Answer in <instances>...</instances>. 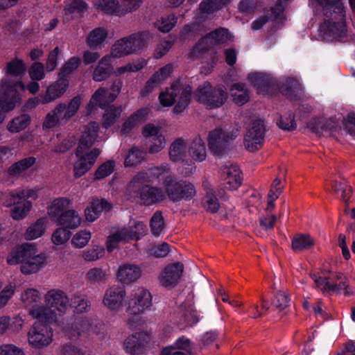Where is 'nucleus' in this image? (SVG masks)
I'll return each instance as SVG.
<instances>
[{"label":"nucleus","mask_w":355,"mask_h":355,"mask_svg":"<svg viewBox=\"0 0 355 355\" xmlns=\"http://www.w3.org/2000/svg\"><path fill=\"white\" fill-rule=\"evenodd\" d=\"M168 171L167 165H162L138 173L128 184V194L139 198L140 203L144 205H151L163 201L166 198L165 193L160 188L150 186L149 183L155 179L164 178Z\"/></svg>","instance_id":"f257e3e1"},{"label":"nucleus","mask_w":355,"mask_h":355,"mask_svg":"<svg viewBox=\"0 0 355 355\" xmlns=\"http://www.w3.org/2000/svg\"><path fill=\"white\" fill-rule=\"evenodd\" d=\"M310 4L313 8H322L324 12L325 18L320 31L325 36L338 40L347 35L344 6L340 0H311Z\"/></svg>","instance_id":"f03ea898"},{"label":"nucleus","mask_w":355,"mask_h":355,"mask_svg":"<svg viewBox=\"0 0 355 355\" xmlns=\"http://www.w3.org/2000/svg\"><path fill=\"white\" fill-rule=\"evenodd\" d=\"M9 265L21 263L20 270L24 275H30L39 272L46 264V256L39 253L35 246L31 243H25L13 249L6 259Z\"/></svg>","instance_id":"7ed1b4c3"},{"label":"nucleus","mask_w":355,"mask_h":355,"mask_svg":"<svg viewBox=\"0 0 355 355\" xmlns=\"http://www.w3.org/2000/svg\"><path fill=\"white\" fill-rule=\"evenodd\" d=\"M191 93L192 88L189 85L178 80L172 83L164 92L159 94V100L164 107H170L176 103L173 112L180 114L189 105Z\"/></svg>","instance_id":"20e7f679"},{"label":"nucleus","mask_w":355,"mask_h":355,"mask_svg":"<svg viewBox=\"0 0 355 355\" xmlns=\"http://www.w3.org/2000/svg\"><path fill=\"white\" fill-rule=\"evenodd\" d=\"M152 295L146 288L138 287L134 289L127 297L126 312L130 318L128 323L132 327H137L140 323V320H134V317H138L148 310L152 305Z\"/></svg>","instance_id":"39448f33"},{"label":"nucleus","mask_w":355,"mask_h":355,"mask_svg":"<svg viewBox=\"0 0 355 355\" xmlns=\"http://www.w3.org/2000/svg\"><path fill=\"white\" fill-rule=\"evenodd\" d=\"M81 104V98L77 96L69 103H60L45 116L42 123L43 128L51 129L55 126L67 123L78 112Z\"/></svg>","instance_id":"423d86ee"},{"label":"nucleus","mask_w":355,"mask_h":355,"mask_svg":"<svg viewBox=\"0 0 355 355\" xmlns=\"http://www.w3.org/2000/svg\"><path fill=\"white\" fill-rule=\"evenodd\" d=\"M20 301L28 309L29 315L37 320H52L54 317L51 311L40 305L41 295L38 290L33 288H25L20 295Z\"/></svg>","instance_id":"0eeeda50"},{"label":"nucleus","mask_w":355,"mask_h":355,"mask_svg":"<svg viewBox=\"0 0 355 355\" xmlns=\"http://www.w3.org/2000/svg\"><path fill=\"white\" fill-rule=\"evenodd\" d=\"M164 175V181L162 184L165 195L174 202L180 201L183 199L190 200L196 195V189L193 184L184 181L178 180L171 175Z\"/></svg>","instance_id":"6e6552de"},{"label":"nucleus","mask_w":355,"mask_h":355,"mask_svg":"<svg viewBox=\"0 0 355 355\" xmlns=\"http://www.w3.org/2000/svg\"><path fill=\"white\" fill-rule=\"evenodd\" d=\"M194 96L199 103L209 108H215L219 107L225 103L227 94L224 86L219 85L213 87L209 83L206 82L202 86L198 87L194 92Z\"/></svg>","instance_id":"1a4fd4ad"},{"label":"nucleus","mask_w":355,"mask_h":355,"mask_svg":"<svg viewBox=\"0 0 355 355\" xmlns=\"http://www.w3.org/2000/svg\"><path fill=\"white\" fill-rule=\"evenodd\" d=\"M47 323L38 320L29 329L27 334L28 343L33 348L44 349L53 342V329Z\"/></svg>","instance_id":"9d476101"},{"label":"nucleus","mask_w":355,"mask_h":355,"mask_svg":"<svg viewBox=\"0 0 355 355\" xmlns=\"http://www.w3.org/2000/svg\"><path fill=\"white\" fill-rule=\"evenodd\" d=\"M19 88L21 91L25 90V86L21 81L10 83L6 81L2 84L3 89V96L0 98V123H1L5 118V112L12 110L16 104L20 100V96L17 91Z\"/></svg>","instance_id":"9b49d317"},{"label":"nucleus","mask_w":355,"mask_h":355,"mask_svg":"<svg viewBox=\"0 0 355 355\" xmlns=\"http://www.w3.org/2000/svg\"><path fill=\"white\" fill-rule=\"evenodd\" d=\"M46 307L53 314L54 320H44V322H53L56 321V315H63L70 306L69 299L66 293L59 289H51L44 295Z\"/></svg>","instance_id":"f8f14e48"},{"label":"nucleus","mask_w":355,"mask_h":355,"mask_svg":"<svg viewBox=\"0 0 355 355\" xmlns=\"http://www.w3.org/2000/svg\"><path fill=\"white\" fill-rule=\"evenodd\" d=\"M265 131L262 120L257 119L251 122L244 137V145L248 150L254 152L261 148L264 142Z\"/></svg>","instance_id":"ddd939ff"},{"label":"nucleus","mask_w":355,"mask_h":355,"mask_svg":"<svg viewBox=\"0 0 355 355\" xmlns=\"http://www.w3.org/2000/svg\"><path fill=\"white\" fill-rule=\"evenodd\" d=\"M150 336L144 331H137L128 336L123 341V347L129 355H141L145 352Z\"/></svg>","instance_id":"4468645a"},{"label":"nucleus","mask_w":355,"mask_h":355,"mask_svg":"<svg viewBox=\"0 0 355 355\" xmlns=\"http://www.w3.org/2000/svg\"><path fill=\"white\" fill-rule=\"evenodd\" d=\"M126 291L125 288L118 285H112L105 290L102 302L109 311H119L124 305Z\"/></svg>","instance_id":"2eb2a0df"},{"label":"nucleus","mask_w":355,"mask_h":355,"mask_svg":"<svg viewBox=\"0 0 355 355\" xmlns=\"http://www.w3.org/2000/svg\"><path fill=\"white\" fill-rule=\"evenodd\" d=\"M237 137L236 132H226L222 129H215L209 133V149L216 155L222 154L227 148L230 141Z\"/></svg>","instance_id":"dca6fc26"},{"label":"nucleus","mask_w":355,"mask_h":355,"mask_svg":"<svg viewBox=\"0 0 355 355\" xmlns=\"http://www.w3.org/2000/svg\"><path fill=\"white\" fill-rule=\"evenodd\" d=\"M101 153V150L99 148H94L88 153L84 151L80 155L76 153L79 158L73 165L74 176L79 178L85 174L94 164Z\"/></svg>","instance_id":"f3484780"},{"label":"nucleus","mask_w":355,"mask_h":355,"mask_svg":"<svg viewBox=\"0 0 355 355\" xmlns=\"http://www.w3.org/2000/svg\"><path fill=\"white\" fill-rule=\"evenodd\" d=\"M92 320L87 317H76L71 318L63 327L66 335L71 338L87 333L92 328Z\"/></svg>","instance_id":"a211bd4d"},{"label":"nucleus","mask_w":355,"mask_h":355,"mask_svg":"<svg viewBox=\"0 0 355 355\" xmlns=\"http://www.w3.org/2000/svg\"><path fill=\"white\" fill-rule=\"evenodd\" d=\"M183 270V264L179 262L168 265L159 276L160 284L165 288L174 287L178 283Z\"/></svg>","instance_id":"6ab92c4d"},{"label":"nucleus","mask_w":355,"mask_h":355,"mask_svg":"<svg viewBox=\"0 0 355 355\" xmlns=\"http://www.w3.org/2000/svg\"><path fill=\"white\" fill-rule=\"evenodd\" d=\"M142 270L136 264L124 263L119 267L116 277L119 281L123 284H130L136 282L141 277Z\"/></svg>","instance_id":"aec40b11"},{"label":"nucleus","mask_w":355,"mask_h":355,"mask_svg":"<svg viewBox=\"0 0 355 355\" xmlns=\"http://www.w3.org/2000/svg\"><path fill=\"white\" fill-rule=\"evenodd\" d=\"M68 86V80L60 77L47 87L46 94L42 96V104L51 103L61 97L67 91Z\"/></svg>","instance_id":"412c9836"},{"label":"nucleus","mask_w":355,"mask_h":355,"mask_svg":"<svg viewBox=\"0 0 355 355\" xmlns=\"http://www.w3.org/2000/svg\"><path fill=\"white\" fill-rule=\"evenodd\" d=\"M173 66L172 64H167L157 71L152 77L147 81L142 92L146 95L153 91L155 87L165 82L172 74Z\"/></svg>","instance_id":"4be33fe9"},{"label":"nucleus","mask_w":355,"mask_h":355,"mask_svg":"<svg viewBox=\"0 0 355 355\" xmlns=\"http://www.w3.org/2000/svg\"><path fill=\"white\" fill-rule=\"evenodd\" d=\"M99 125L96 122H90L85 128L79 141L77 153L80 155L91 147L96 140Z\"/></svg>","instance_id":"5701e85b"},{"label":"nucleus","mask_w":355,"mask_h":355,"mask_svg":"<svg viewBox=\"0 0 355 355\" xmlns=\"http://www.w3.org/2000/svg\"><path fill=\"white\" fill-rule=\"evenodd\" d=\"M222 175L227 189L235 190L241 184V172L236 165L225 166L222 169Z\"/></svg>","instance_id":"b1692460"},{"label":"nucleus","mask_w":355,"mask_h":355,"mask_svg":"<svg viewBox=\"0 0 355 355\" xmlns=\"http://www.w3.org/2000/svg\"><path fill=\"white\" fill-rule=\"evenodd\" d=\"M177 314V323L181 329L192 327L199 320L197 312L191 304L181 306Z\"/></svg>","instance_id":"393cba45"},{"label":"nucleus","mask_w":355,"mask_h":355,"mask_svg":"<svg viewBox=\"0 0 355 355\" xmlns=\"http://www.w3.org/2000/svg\"><path fill=\"white\" fill-rule=\"evenodd\" d=\"M113 72L112 58L110 55L103 56L95 67L92 78L96 82H101L106 80Z\"/></svg>","instance_id":"a878e982"},{"label":"nucleus","mask_w":355,"mask_h":355,"mask_svg":"<svg viewBox=\"0 0 355 355\" xmlns=\"http://www.w3.org/2000/svg\"><path fill=\"white\" fill-rule=\"evenodd\" d=\"M111 208L110 203L106 200L94 199L90 205L85 209V218L87 221L93 222L99 217L103 210L109 211Z\"/></svg>","instance_id":"bb28decb"},{"label":"nucleus","mask_w":355,"mask_h":355,"mask_svg":"<svg viewBox=\"0 0 355 355\" xmlns=\"http://www.w3.org/2000/svg\"><path fill=\"white\" fill-rule=\"evenodd\" d=\"M188 144L181 137L175 139L169 147L168 155L172 162L184 161L188 154Z\"/></svg>","instance_id":"cd10ccee"},{"label":"nucleus","mask_w":355,"mask_h":355,"mask_svg":"<svg viewBox=\"0 0 355 355\" xmlns=\"http://www.w3.org/2000/svg\"><path fill=\"white\" fill-rule=\"evenodd\" d=\"M187 150L189 156L196 162H202L206 159L205 144L200 137H196L189 142Z\"/></svg>","instance_id":"c85d7f7f"},{"label":"nucleus","mask_w":355,"mask_h":355,"mask_svg":"<svg viewBox=\"0 0 355 355\" xmlns=\"http://www.w3.org/2000/svg\"><path fill=\"white\" fill-rule=\"evenodd\" d=\"M72 202L67 198H58L53 200L48 208L49 217L56 223L58 218L67 211Z\"/></svg>","instance_id":"c756f323"},{"label":"nucleus","mask_w":355,"mask_h":355,"mask_svg":"<svg viewBox=\"0 0 355 355\" xmlns=\"http://www.w3.org/2000/svg\"><path fill=\"white\" fill-rule=\"evenodd\" d=\"M308 128L318 135L329 134L334 128V122L330 119L317 118L311 120Z\"/></svg>","instance_id":"7c9ffc66"},{"label":"nucleus","mask_w":355,"mask_h":355,"mask_svg":"<svg viewBox=\"0 0 355 355\" xmlns=\"http://www.w3.org/2000/svg\"><path fill=\"white\" fill-rule=\"evenodd\" d=\"M249 80L257 87L258 93L263 95L270 93L272 89V82L269 76L261 73H254L249 75Z\"/></svg>","instance_id":"2f4dec72"},{"label":"nucleus","mask_w":355,"mask_h":355,"mask_svg":"<svg viewBox=\"0 0 355 355\" xmlns=\"http://www.w3.org/2000/svg\"><path fill=\"white\" fill-rule=\"evenodd\" d=\"M282 15V8L279 6L277 8H270V10H265L264 15L251 24V28L254 31L261 29L268 21L276 20L281 18Z\"/></svg>","instance_id":"473e14b6"},{"label":"nucleus","mask_w":355,"mask_h":355,"mask_svg":"<svg viewBox=\"0 0 355 355\" xmlns=\"http://www.w3.org/2000/svg\"><path fill=\"white\" fill-rule=\"evenodd\" d=\"M81 223V218L78 213L73 209H68L64 214L58 218L56 223L58 225L69 229L77 228Z\"/></svg>","instance_id":"72a5a7b5"},{"label":"nucleus","mask_w":355,"mask_h":355,"mask_svg":"<svg viewBox=\"0 0 355 355\" xmlns=\"http://www.w3.org/2000/svg\"><path fill=\"white\" fill-rule=\"evenodd\" d=\"M280 91L288 98L295 99L301 92L300 83L296 78H286L280 87Z\"/></svg>","instance_id":"f704fd0d"},{"label":"nucleus","mask_w":355,"mask_h":355,"mask_svg":"<svg viewBox=\"0 0 355 355\" xmlns=\"http://www.w3.org/2000/svg\"><path fill=\"white\" fill-rule=\"evenodd\" d=\"M130 241H138L144 236L147 232L146 225L140 221H133L128 227H122Z\"/></svg>","instance_id":"c9c22d12"},{"label":"nucleus","mask_w":355,"mask_h":355,"mask_svg":"<svg viewBox=\"0 0 355 355\" xmlns=\"http://www.w3.org/2000/svg\"><path fill=\"white\" fill-rule=\"evenodd\" d=\"M133 53L128 37L121 38L115 42L111 48V58H120Z\"/></svg>","instance_id":"e433bc0d"},{"label":"nucleus","mask_w":355,"mask_h":355,"mask_svg":"<svg viewBox=\"0 0 355 355\" xmlns=\"http://www.w3.org/2000/svg\"><path fill=\"white\" fill-rule=\"evenodd\" d=\"M230 95L238 105H243L249 101V92L243 83H234L230 88Z\"/></svg>","instance_id":"4c0bfd02"},{"label":"nucleus","mask_w":355,"mask_h":355,"mask_svg":"<svg viewBox=\"0 0 355 355\" xmlns=\"http://www.w3.org/2000/svg\"><path fill=\"white\" fill-rule=\"evenodd\" d=\"M314 245L313 239L309 234H297L292 239L291 248L295 252L309 250Z\"/></svg>","instance_id":"58836bf2"},{"label":"nucleus","mask_w":355,"mask_h":355,"mask_svg":"<svg viewBox=\"0 0 355 355\" xmlns=\"http://www.w3.org/2000/svg\"><path fill=\"white\" fill-rule=\"evenodd\" d=\"M46 230V219L39 218L26 230L24 236L26 240H33L42 236Z\"/></svg>","instance_id":"ea45409f"},{"label":"nucleus","mask_w":355,"mask_h":355,"mask_svg":"<svg viewBox=\"0 0 355 355\" xmlns=\"http://www.w3.org/2000/svg\"><path fill=\"white\" fill-rule=\"evenodd\" d=\"M107 36V32L105 28H96L89 33L87 38V44L92 49L100 48Z\"/></svg>","instance_id":"a19ab883"},{"label":"nucleus","mask_w":355,"mask_h":355,"mask_svg":"<svg viewBox=\"0 0 355 355\" xmlns=\"http://www.w3.org/2000/svg\"><path fill=\"white\" fill-rule=\"evenodd\" d=\"M31 123V116L23 114L12 119L7 125V130L12 133L19 132L26 129Z\"/></svg>","instance_id":"79ce46f5"},{"label":"nucleus","mask_w":355,"mask_h":355,"mask_svg":"<svg viewBox=\"0 0 355 355\" xmlns=\"http://www.w3.org/2000/svg\"><path fill=\"white\" fill-rule=\"evenodd\" d=\"M129 241L123 229L119 228L110 234L106 241V248L109 252L116 249L120 243H128Z\"/></svg>","instance_id":"37998d69"},{"label":"nucleus","mask_w":355,"mask_h":355,"mask_svg":"<svg viewBox=\"0 0 355 355\" xmlns=\"http://www.w3.org/2000/svg\"><path fill=\"white\" fill-rule=\"evenodd\" d=\"M94 6L107 14H115L120 15L121 12L116 0H94Z\"/></svg>","instance_id":"c03bdc74"},{"label":"nucleus","mask_w":355,"mask_h":355,"mask_svg":"<svg viewBox=\"0 0 355 355\" xmlns=\"http://www.w3.org/2000/svg\"><path fill=\"white\" fill-rule=\"evenodd\" d=\"M111 102L112 101L109 100V94H107V89L103 87H100L92 95L89 103V107L92 108L97 106L103 107Z\"/></svg>","instance_id":"a18cd8bd"},{"label":"nucleus","mask_w":355,"mask_h":355,"mask_svg":"<svg viewBox=\"0 0 355 355\" xmlns=\"http://www.w3.org/2000/svg\"><path fill=\"white\" fill-rule=\"evenodd\" d=\"M34 157H28L12 164L8 168V173L11 175H17L28 169L35 163Z\"/></svg>","instance_id":"49530a36"},{"label":"nucleus","mask_w":355,"mask_h":355,"mask_svg":"<svg viewBox=\"0 0 355 355\" xmlns=\"http://www.w3.org/2000/svg\"><path fill=\"white\" fill-rule=\"evenodd\" d=\"M32 207V203L29 200H20L14 205L11 210V216L14 220H21L27 215Z\"/></svg>","instance_id":"de8ad7c7"},{"label":"nucleus","mask_w":355,"mask_h":355,"mask_svg":"<svg viewBox=\"0 0 355 355\" xmlns=\"http://www.w3.org/2000/svg\"><path fill=\"white\" fill-rule=\"evenodd\" d=\"M150 37L151 35L148 32H141L128 36V39L130 43L132 52L135 53L144 47Z\"/></svg>","instance_id":"09e8293b"},{"label":"nucleus","mask_w":355,"mask_h":355,"mask_svg":"<svg viewBox=\"0 0 355 355\" xmlns=\"http://www.w3.org/2000/svg\"><path fill=\"white\" fill-rule=\"evenodd\" d=\"M230 0H204L200 4L201 12L207 15L213 13L225 6Z\"/></svg>","instance_id":"8fccbe9b"},{"label":"nucleus","mask_w":355,"mask_h":355,"mask_svg":"<svg viewBox=\"0 0 355 355\" xmlns=\"http://www.w3.org/2000/svg\"><path fill=\"white\" fill-rule=\"evenodd\" d=\"M145 153L133 146L129 150L128 155L125 159L124 164L125 166H133L140 164L144 159Z\"/></svg>","instance_id":"3c124183"},{"label":"nucleus","mask_w":355,"mask_h":355,"mask_svg":"<svg viewBox=\"0 0 355 355\" xmlns=\"http://www.w3.org/2000/svg\"><path fill=\"white\" fill-rule=\"evenodd\" d=\"M177 17L173 14L162 17L155 23L157 27L160 31L167 33L170 31L177 23Z\"/></svg>","instance_id":"603ef678"},{"label":"nucleus","mask_w":355,"mask_h":355,"mask_svg":"<svg viewBox=\"0 0 355 355\" xmlns=\"http://www.w3.org/2000/svg\"><path fill=\"white\" fill-rule=\"evenodd\" d=\"M215 45L224 44L232 40V35L228 30L224 28H219L209 33Z\"/></svg>","instance_id":"864d4df0"},{"label":"nucleus","mask_w":355,"mask_h":355,"mask_svg":"<svg viewBox=\"0 0 355 355\" xmlns=\"http://www.w3.org/2000/svg\"><path fill=\"white\" fill-rule=\"evenodd\" d=\"M310 276L315 284V288L319 289L323 293L331 292V290L336 289L335 285H331V283L328 280L326 277H321L316 273H311Z\"/></svg>","instance_id":"5fc2aeb1"},{"label":"nucleus","mask_w":355,"mask_h":355,"mask_svg":"<svg viewBox=\"0 0 355 355\" xmlns=\"http://www.w3.org/2000/svg\"><path fill=\"white\" fill-rule=\"evenodd\" d=\"M121 111V107L120 106L115 107L112 105L109 107L105 110L103 115V127L107 128L112 125L115 122L116 119L120 116Z\"/></svg>","instance_id":"6e6d98bb"},{"label":"nucleus","mask_w":355,"mask_h":355,"mask_svg":"<svg viewBox=\"0 0 355 355\" xmlns=\"http://www.w3.org/2000/svg\"><path fill=\"white\" fill-rule=\"evenodd\" d=\"M150 226L152 233L159 236L164 228V217L161 211H157L151 218Z\"/></svg>","instance_id":"4d7b16f0"},{"label":"nucleus","mask_w":355,"mask_h":355,"mask_svg":"<svg viewBox=\"0 0 355 355\" xmlns=\"http://www.w3.org/2000/svg\"><path fill=\"white\" fill-rule=\"evenodd\" d=\"M105 249L103 246L93 245L92 248L82 252L83 258L87 261H95L103 257Z\"/></svg>","instance_id":"13d9d810"},{"label":"nucleus","mask_w":355,"mask_h":355,"mask_svg":"<svg viewBox=\"0 0 355 355\" xmlns=\"http://www.w3.org/2000/svg\"><path fill=\"white\" fill-rule=\"evenodd\" d=\"M92 234L88 230H83L76 232L71 239V244L76 248H83L87 245Z\"/></svg>","instance_id":"bf43d9fd"},{"label":"nucleus","mask_w":355,"mask_h":355,"mask_svg":"<svg viewBox=\"0 0 355 355\" xmlns=\"http://www.w3.org/2000/svg\"><path fill=\"white\" fill-rule=\"evenodd\" d=\"M87 9V3L83 0H65L64 11L66 15L76 12H81Z\"/></svg>","instance_id":"052dcab7"},{"label":"nucleus","mask_w":355,"mask_h":355,"mask_svg":"<svg viewBox=\"0 0 355 355\" xmlns=\"http://www.w3.org/2000/svg\"><path fill=\"white\" fill-rule=\"evenodd\" d=\"M202 205L207 211L211 213H215L218 210L220 205L211 189H209L207 191L206 195L202 199Z\"/></svg>","instance_id":"680f3d73"},{"label":"nucleus","mask_w":355,"mask_h":355,"mask_svg":"<svg viewBox=\"0 0 355 355\" xmlns=\"http://www.w3.org/2000/svg\"><path fill=\"white\" fill-rule=\"evenodd\" d=\"M73 299L75 300L74 303L76 304L74 306V312L76 313L80 314L87 313L90 310L91 302L86 296L80 294H74Z\"/></svg>","instance_id":"e2e57ef3"},{"label":"nucleus","mask_w":355,"mask_h":355,"mask_svg":"<svg viewBox=\"0 0 355 355\" xmlns=\"http://www.w3.org/2000/svg\"><path fill=\"white\" fill-rule=\"evenodd\" d=\"M332 188L335 193L345 201L349 199L352 193V188L347 184L346 182H338L335 180L332 182Z\"/></svg>","instance_id":"0e129e2a"},{"label":"nucleus","mask_w":355,"mask_h":355,"mask_svg":"<svg viewBox=\"0 0 355 355\" xmlns=\"http://www.w3.org/2000/svg\"><path fill=\"white\" fill-rule=\"evenodd\" d=\"M86 279L92 283L103 282L107 279V273L101 268H92L87 272Z\"/></svg>","instance_id":"69168bd1"},{"label":"nucleus","mask_w":355,"mask_h":355,"mask_svg":"<svg viewBox=\"0 0 355 355\" xmlns=\"http://www.w3.org/2000/svg\"><path fill=\"white\" fill-rule=\"evenodd\" d=\"M166 146L165 137L158 135L148 140V150L150 154H155L160 152Z\"/></svg>","instance_id":"338daca9"},{"label":"nucleus","mask_w":355,"mask_h":355,"mask_svg":"<svg viewBox=\"0 0 355 355\" xmlns=\"http://www.w3.org/2000/svg\"><path fill=\"white\" fill-rule=\"evenodd\" d=\"M80 64V59L78 57H72L62 67L59 76L67 78L74 70H76Z\"/></svg>","instance_id":"774afa93"}]
</instances>
